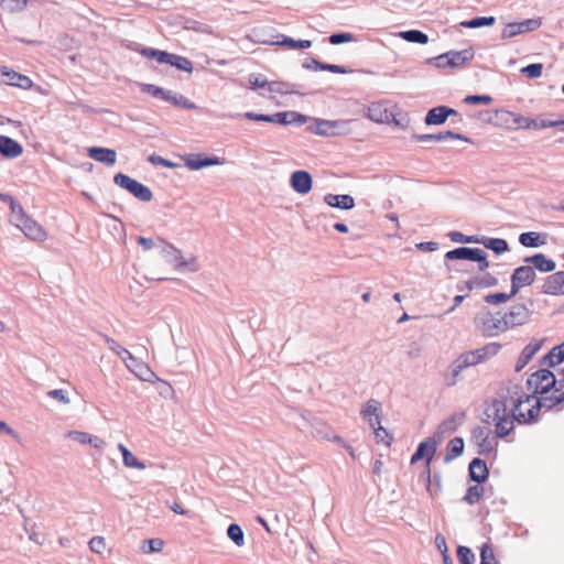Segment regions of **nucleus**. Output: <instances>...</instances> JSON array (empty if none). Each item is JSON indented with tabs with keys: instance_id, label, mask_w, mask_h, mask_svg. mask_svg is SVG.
Instances as JSON below:
<instances>
[{
	"instance_id": "obj_43",
	"label": "nucleus",
	"mask_w": 564,
	"mask_h": 564,
	"mask_svg": "<svg viewBox=\"0 0 564 564\" xmlns=\"http://www.w3.org/2000/svg\"><path fill=\"white\" fill-rule=\"evenodd\" d=\"M480 564H499L495 557L494 550L490 544L485 543L480 550Z\"/></svg>"
},
{
	"instance_id": "obj_57",
	"label": "nucleus",
	"mask_w": 564,
	"mask_h": 564,
	"mask_svg": "<svg viewBox=\"0 0 564 564\" xmlns=\"http://www.w3.org/2000/svg\"><path fill=\"white\" fill-rule=\"evenodd\" d=\"M89 547L93 552H96L99 554L102 553V551L106 549L105 539L102 536H94L89 541Z\"/></svg>"
},
{
	"instance_id": "obj_14",
	"label": "nucleus",
	"mask_w": 564,
	"mask_h": 564,
	"mask_svg": "<svg viewBox=\"0 0 564 564\" xmlns=\"http://www.w3.org/2000/svg\"><path fill=\"white\" fill-rule=\"evenodd\" d=\"M367 116L377 123H390L394 121V113L386 101L372 102L368 107Z\"/></svg>"
},
{
	"instance_id": "obj_51",
	"label": "nucleus",
	"mask_w": 564,
	"mask_h": 564,
	"mask_svg": "<svg viewBox=\"0 0 564 564\" xmlns=\"http://www.w3.org/2000/svg\"><path fill=\"white\" fill-rule=\"evenodd\" d=\"M497 283L498 280L490 274L482 278H474V284H476L477 288H490L495 286Z\"/></svg>"
},
{
	"instance_id": "obj_33",
	"label": "nucleus",
	"mask_w": 564,
	"mask_h": 564,
	"mask_svg": "<svg viewBox=\"0 0 564 564\" xmlns=\"http://www.w3.org/2000/svg\"><path fill=\"white\" fill-rule=\"evenodd\" d=\"M218 164L217 158L192 156L186 160V166L191 170H199L205 166Z\"/></svg>"
},
{
	"instance_id": "obj_26",
	"label": "nucleus",
	"mask_w": 564,
	"mask_h": 564,
	"mask_svg": "<svg viewBox=\"0 0 564 564\" xmlns=\"http://www.w3.org/2000/svg\"><path fill=\"white\" fill-rule=\"evenodd\" d=\"M469 476L476 482H484L488 478V468L484 460L475 458L469 464Z\"/></svg>"
},
{
	"instance_id": "obj_11",
	"label": "nucleus",
	"mask_w": 564,
	"mask_h": 564,
	"mask_svg": "<svg viewBox=\"0 0 564 564\" xmlns=\"http://www.w3.org/2000/svg\"><path fill=\"white\" fill-rule=\"evenodd\" d=\"M0 84L15 86L22 89H30L33 86V82L30 77L7 66L0 67Z\"/></svg>"
},
{
	"instance_id": "obj_10",
	"label": "nucleus",
	"mask_w": 564,
	"mask_h": 564,
	"mask_svg": "<svg viewBox=\"0 0 564 564\" xmlns=\"http://www.w3.org/2000/svg\"><path fill=\"white\" fill-rule=\"evenodd\" d=\"M529 317L530 311L524 304H514L502 315L507 330L525 324Z\"/></svg>"
},
{
	"instance_id": "obj_49",
	"label": "nucleus",
	"mask_w": 564,
	"mask_h": 564,
	"mask_svg": "<svg viewBox=\"0 0 564 564\" xmlns=\"http://www.w3.org/2000/svg\"><path fill=\"white\" fill-rule=\"evenodd\" d=\"M530 78H539L543 72V65L540 63L530 64L521 69Z\"/></svg>"
},
{
	"instance_id": "obj_46",
	"label": "nucleus",
	"mask_w": 564,
	"mask_h": 564,
	"mask_svg": "<svg viewBox=\"0 0 564 564\" xmlns=\"http://www.w3.org/2000/svg\"><path fill=\"white\" fill-rule=\"evenodd\" d=\"M373 432H375V437H376L377 442L382 443L387 446H389L392 443V441H393L392 435L386 429H383L380 424L375 426Z\"/></svg>"
},
{
	"instance_id": "obj_6",
	"label": "nucleus",
	"mask_w": 564,
	"mask_h": 564,
	"mask_svg": "<svg viewBox=\"0 0 564 564\" xmlns=\"http://www.w3.org/2000/svg\"><path fill=\"white\" fill-rule=\"evenodd\" d=\"M475 56L473 48H466L463 51H451L435 57L436 66L438 68H457L469 63Z\"/></svg>"
},
{
	"instance_id": "obj_24",
	"label": "nucleus",
	"mask_w": 564,
	"mask_h": 564,
	"mask_svg": "<svg viewBox=\"0 0 564 564\" xmlns=\"http://www.w3.org/2000/svg\"><path fill=\"white\" fill-rule=\"evenodd\" d=\"M0 152L7 158H18L22 154L23 148L15 140L0 135Z\"/></svg>"
},
{
	"instance_id": "obj_22",
	"label": "nucleus",
	"mask_w": 564,
	"mask_h": 564,
	"mask_svg": "<svg viewBox=\"0 0 564 564\" xmlns=\"http://www.w3.org/2000/svg\"><path fill=\"white\" fill-rule=\"evenodd\" d=\"M88 155L97 162L106 165H113L117 161V153L115 150L107 148H90L88 149Z\"/></svg>"
},
{
	"instance_id": "obj_41",
	"label": "nucleus",
	"mask_w": 564,
	"mask_h": 564,
	"mask_svg": "<svg viewBox=\"0 0 564 564\" xmlns=\"http://www.w3.org/2000/svg\"><path fill=\"white\" fill-rule=\"evenodd\" d=\"M494 23H495L494 17H479V18H475L470 21H463L460 23V25L464 28H468V29H476V28H480V26H489V25H492Z\"/></svg>"
},
{
	"instance_id": "obj_55",
	"label": "nucleus",
	"mask_w": 564,
	"mask_h": 564,
	"mask_svg": "<svg viewBox=\"0 0 564 564\" xmlns=\"http://www.w3.org/2000/svg\"><path fill=\"white\" fill-rule=\"evenodd\" d=\"M449 237H451L452 241H454V242H462V243L479 242V239L471 237V236H465L458 231L451 232Z\"/></svg>"
},
{
	"instance_id": "obj_38",
	"label": "nucleus",
	"mask_w": 564,
	"mask_h": 564,
	"mask_svg": "<svg viewBox=\"0 0 564 564\" xmlns=\"http://www.w3.org/2000/svg\"><path fill=\"white\" fill-rule=\"evenodd\" d=\"M501 346L498 343H490L486 346L474 350L480 362L487 359L488 357L495 356L500 350Z\"/></svg>"
},
{
	"instance_id": "obj_12",
	"label": "nucleus",
	"mask_w": 564,
	"mask_h": 564,
	"mask_svg": "<svg viewBox=\"0 0 564 564\" xmlns=\"http://www.w3.org/2000/svg\"><path fill=\"white\" fill-rule=\"evenodd\" d=\"M542 25V20L540 18L536 19H528L521 22H512L505 26L502 30V37L510 39L521 33L531 32L538 30Z\"/></svg>"
},
{
	"instance_id": "obj_4",
	"label": "nucleus",
	"mask_w": 564,
	"mask_h": 564,
	"mask_svg": "<svg viewBox=\"0 0 564 564\" xmlns=\"http://www.w3.org/2000/svg\"><path fill=\"white\" fill-rule=\"evenodd\" d=\"M475 328L484 336L494 337L507 332L502 315L492 314L488 310L479 312L474 317Z\"/></svg>"
},
{
	"instance_id": "obj_42",
	"label": "nucleus",
	"mask_w": 564,
	"mask_h": 564,
	"mask_svg": "<svg viewBox=\"0 0 564 564\" xmlns=\"http://www.w3.org/2000/svg\"><path fill=\"white\" fill-rule=\"evenodd\" d=\"M401 36L409 42L420 43V44H425L429 41L427 35L417 30L402 32Z\"/></svg>"
},
{
	"instance_id": "obj_8",
	"label": "nucleus",
	"mask_w": 564,
	"mask_h": 564,
	"mask_svg": "<svg viewBox=\"0 0 564 564\" xmlns=\"http://www.w3.org/2000/svg\"><path fill=\"white\" fill-rule=\"evenodd\" d=\"M245 118L253 121H265L279 124H289L292 122L304 123L306 121L303 115L294 111L276 112L274 115H257L254 112H246Z\"/></svg>"
},
{
	"instance_id": "obj_30",
	"label": "nucleus",
	"mask_w": 564,
	"mask_h": 564,
	"mask_svg": "<svg viewBox=\"0 0 564 564\" xmlns=\"http://www.w3.org/2000/svg\"><path fill=\"white\" fill-rule=\"evenodd\" d=\"M478 243L484 245L487 249L492 250L497 254H501L508 250L507 241L500 238H482L479 239Z\"/></svg>"
},
{
	"instance_id": "obj_25",
	"label": "nucleus",
	"mask_w": 564,
	"mask_h": 564,
	"mask_svg": "<svg viewBox=\"0 0 564 564\" xmlns=\"http://www.w3.org/2000/svg\"><path fill=\"white\" fill-rule=\"evenodd\" d=\"M325 203L335 208L340 209H351L355 206V199L352 196L344 194V195H334L327 194L324 197Z\"/></svg>"
},
{
	"instance_id": "obj_23",
	"label": "nucleus",
	"mask_w": 564,
	"mask_h": 564,
	"mask_svg": "<svg viewBox=\"0 0 564 564\" xmlns=\"http://www.w3.org/2000/svg\"><path fill=\"white\" fill-rule=\"evenodd\" d=\"M346 123V121L317 120L316 133L319 135H337L341 133L340 128Z\"/></svg>"
},
{
	"instance_id": "obj_58",
	"label": "nucleus",
	"mask_w": 564,
	"mask_h": 564,
	"mask_svg": "<svg viewBox=\"0 0 564 564\" xmlns=\"http://www.w3.org/2000/svg\"><path fill=\"white\" fill-rule=\"evenodd\" d=\"M313 63H314L316 69L329 70L332 73H338V74L345 73V69L341 66H339V65L323 64V63L317 62V61H313Z\"/></svg>"
},
{
	"instance_id": "obj_53",
	"label": "nucleus",
	"mask_w": 564,
	"mask_h": 564,
	"mask_svg": "<svg viewBox=\"0 0 564 564\" xmlns=\"http://www.w3.org/2000/svg\"><path fill=\"white\" fill-rule=\"evenodd\" d=\"M456 431V420L454 416L442 422L437 429L438 434L452 433Z\"/></svg>"
},
{
	"instance_id": "obj_47",
	"label": "nucleus",
	"mask_w": 564,
	"mask_h": 564,
	"mask_svg": "<svg viewBox=\"0 0 564 564\" xmlns=\"http://www.w3.org/2000/svg\"><path fill=\"white\" fill-rule=\"evenodd\" d=\"M228 536L235 542L236 545H243V532L238 524H230L227 530Z\"/></svg>"
},
{
	"instance_id": "obj_13",
	"label": "nucleus",
	"mask_w": 564,
	"mask_h": 564,
	"mask_svg": "<svg viewBox=\"0 0 564 564\" xmlns=\"http://www.w3.org/2000/svg\"><path fill=\"white\" fill-rule=\"evenodd\" d=\"M534 280L535 271L531 265L517 268L511 276L512 294H517L521 288L531 285Z\"/></svg>"
},
{
	"instance_id": "obj_31",
	"label": "nucleus",
	"mask_w": 564,
	"mask_h": 564,
	"mask_svg": "<svg viewBox=\"0 0 564 564\" xmlns=\"http://www.w3.org/2000/svg\"><path fill=\"white\" fill-rule=\"evenodd\" d=\"M482 482H477L476 485L469 486L463 500L468 505H475L479 502V500L484 496V486Z\"/></svg>"
},
{
	"instance_id": "obj_59",
	"label": "nucleus",
	"mask_w": 564,
	"mask_h": 564,
	"mask_svg": "<svg viewBox=\"0 0 564 564\" xmlns=\"http://www.w3.org/2000/svg\"><path fill=\"white\" fill-rule=\"evenodd\" d=\"M249 84L252 89L267 87L268 80L261 75H250Z\"/></svg>"
},
{
	"instance_id": "obj_56",
	"label": "nucleus",
	"mask_w": 564,
	"mask_h": 564,
	"mask_svg": "<svg viewBox=\"0 0 564 564\" xmlns=\"http://www.w3.org/2000/svg\"><path fill=\"white\" fill-rule=\"evenodd\" d=\"M354 40V35L351 33H336L329 36L330 44H340L346 42H351Z\"/></svg>"
},
{
	"instance_id": "obj_19",
	"label": "nucleus",
	"mask_w": 564,
	"mask_h": 564,
	"mask_svg": "<svg viewBox=\"0 0 564 564\" xmlns=\"http://www.w3.org/2000/svg\"><path fill=\"white\" fill-rule=\"evenodd\" d=\"M362 417L375 429L381 421V404L377 400H369L361 410Z\"/></svg>"
},
{
	"instance_id": "obj_50",
	"label": "nucleus",
	"mask_w": 564,
	"mask_h": 564,
	"mask_svg": "<svg viewBox=\"0 0 564 564\" xmlns=\"http://www.w3.org/2000/svg\"><path fill=\"white\" fill-rule=\"evenodd\" d=\"M143 91H147L153 96H159L164 100L171 99V91H164L162 88L154 86V85H144L142 87Z\"/></svg>"
},
{
	"instance_id": "obj_18",
	"label": "nucleus",
	"mask_w": 564,
	"mask_h": 564,
	"mask_svg": "<svg viewBox=\"0 0 564 564\" xmlns=\"http://www.w3.org/2000/svg\"><path fill=\"white\" fill-rule=\"evenodd\" d=\"M291 186L299 194H307L312 189V176L306 171H295L291 175Z\"/></svg>"
},
{
	"instance_id": "obj_37",
	"label": "nucleus",
	"mask_w": 564,
	"mask_h": 564,
	"mask_svg": "<svg viewBox=\"0 0 564 564\" xmlns=\"http://www.w3.org/2000/svg\"><path fill=\"white\" fill-rule=\"evenodd\" d=\"M122 360L124 361L128 369L141 379H145V375L151 372L150 369L142 362H139L137 358L135 362L130 361L128 357H122Z\"/></svg>"
},
{
	"instance_id": "obj_3",
	"label": "nucleus",
	"mask_w": 564,
	"mask_h": 564,
	"mask_svg": "<svg viewBox=\"0 0 564 564\" xmlns=\"http://www.w3.org/2000/svg\"><path fill=\"white\" fill-rule=\"evenodd\" d=\"M11 213L12 223L23 231L25 237L35 242H43L47 238L45 229L36 223L34 219L29 217L23 207L11 200Z\"/></svg>"
},
{
	"instance_id": "obj_45",
	"label": "nucleus",
	"mask_w": 564,
	"mask_h": 564,
	"mask_svg": "<svg viewBox=\"0 0 564 564\" xmlns=\"http://www.w3.org/2000/svg\"><path fill=\"white\" fill-rule=\"evenodd\" d=\"M279 44L285 45V46H288L289 48H292V50H302V48L311 47L312 42L308 41V40L295 41V40H293L291 37H284V40L279 42Z\"/></svg>"
},
{
	"instance_id": "obj_7",
	"label": "nucleus",
	"mask_w": 564,
	"mask_h": 564,
	"mask_svg": "<svg viewBox=\"0 0 564 564\" xmlns=\"http://www.w3.org/2000/svg\"><path fill=\"white\" fill-rule=\"evenodd\" d=\"M113 181L117 185L127 189L135 198L142 202H150L153 197L152 192L149 187L126 174L118 173L117 175H115Z\"/></svg>"
},
{
	"instance_id": "obj_52",
	"label": "nucleus",
	"mask_w": 564,
	"mask_h": 564,
	"mask_svg": "<svg viewBox=\"0 0 564 564\" xmlns=\"http://www.w3.org/2000/svg\"><path fill=\"white\" fill-rule=\"evenodd\" d=\"M492 98L488 95H469L465 98V102L468 105H476V104H484L489 105L491 104Z\"/></svg>"
},
{
	"instance_id": "obj_15",
	"label": "nucleus",
	"mask_w": 564,
	"mask_h": 564,
	"mask_svg": "<svg viewBox=\"0 0 564 564\" xmlns=\"http://www.w3.org/2000/svg\"><path fill=\"white\" fill-rule=\"evenodd\" d=\"M436 452V442L433 438H427L421 442L411 457V464H415L421 459H425L426 469L430 474V465Z\"/></svg>"
},
{
	"instance_id": "obj_17",
	"label": "nucleus",
	"mask_w": 564,
	"mask_h": 564,
	"mask_svg": "<svg viewBox=\"0 0 564 564\" xmlns=\"http://www.w3.org/2000/svg\"><path fill=\"white\" fill-rule=\"evenodd\" d=\"M542 340L532 339L521 351L517 364L514 366V370L520 372L535 356V354L541 349Z\"/></svg>"
},
{
	"instance_id": "obj_61",
	"label": "nucleus",
	"mask_w": 564,
	"mask_h": 564,
	"mask_svg": "<svg viewBox=\"0 0 564 564\" xmlns=\"http://www.w3.org/2000/svg\"><path fill=\"white\" fill-rule=\"evenodd\" d=\"M51 398L58 400L59 402L67 404L69 403V398L66 395L65 391L62 389L51 390L47 393Z\"/></svg>"
},
{
	"instance_id": "obj_1",
	"label": "nucleus",
	"mask_w": 564,
	"mask_h": 564,
	"mask_svg": "<svg viewBox=\"0 0 564 564\" xmlns=\"http://www.w3.org/2000/svg\"><path fill=\"white\" fill-rule=\"evenodd\" d=\"M542 406L545 405L539 397L518 391L496 399L489 411L492 413L497 436L508 435L514 427V421L524 424L536 421Z\"/></svg>"
},
{
	"instance_id": "obj_64",
	"label": "nucleus",
	"mask_w": 564,
	"mask_h": 564,
	"mask_svg": "<svg viewBox=\"0 0 564 564\" xmlns=\"http://www.w3.org/2000/svg\"><path fill=\"white\" fill-rule=\"evenodd\" d=\"M149 552H160L163 549L164 542L161 539H151L148 541Z\"/></svg>"
},
{
	"instance_id": "obj_29",
	"label": "nucleus",
	"mask_w": 564,
	"mask_h": 564,
	"mask_svg": "<svg viewBox=\"0 0 564 564\" xmlns=\"http://www.w3.org/2000/svg\"><path fill=\"white\" fill-rule=\"evenodd\" d=\"M118 449L122 454V459L126 467L135 469L145 468V465L141 463L123 444H119Z\"/></svg>"
},
{
	"instance_id": "obj_44",
	"label": "nucleus",
	"mask_w": 564,
	"mask_h": 564,
	"mask_svg": "<svg viewBox=\"0 0 564 564\" xmlns=\"http://www.w3.org/2000/svg\"><path fill=\"white\" fill-rule=\"evenodd\" d=\"M514 295L516 294H512V290H511L510 293H492V294H487L484 297V300L488 304L497 305V304L506 303L507 301H509Z\"/></svg>"
},
{
	"instance_id": "obj_48",
	"label": "nucleus",
	"mask_w": 564,
	"mask_h": 564,
	"mask_svg": "<svg viewBox=\"0 0 564 564\" xmlns=\"http://www.w3.org/2000/svg\"><path fill=\"white\" fill-rule=\"evenodd\" d=\"M457 557L460 564H473L475 556L469 547L459 546L457 549Z\"/></svg>"
},
{
	"instance_id": "obj_20",
	"label": "nucleus",
	"mask_w": 564,
	"mask_h": 564,
	"mask_svg": "<svg viewBox=\"0 0 564 564\" xmlns=\"http://www.w3.org/2000/svg\"><path fill=\"white\" fill-rule=\"evenodd\" d=\"M452 115H456L455 109H452L446 106H438V107L432 108L426 113L425 123L426 124H442Z\"/></svg>"
},
{
	"instance_id": "obj_36",
	"label": "nucleus",
	"mask_w": 564,
	"mask_h": 564,
	"mask_svg": "<svg viewBox=\"0 0 564 564\" xmlns=\"http://www.w3.org/2000/svg\"><path fill=\"white\" fill-rule=\"evenodd\" d=\"M519 241L524 247H539L544 243V239L538 232H523L519 237Z\"/></svg>"
},
{
	"instance_id": "obj_16",
	"label": "nucleus",
	"mask_w": 564,
	"mask_h": 564,
	"mask_svg": "<svg viewBox=\"0 0 564 564\" xmlns=\"http://www.w3.org/2000/svg\"><path fill=\"white\" fill-rule=\"evenodd\" d=\"M542 292L549 295H564V271L549 275L542 285Z\"/></svg>"
},
{
	"instance_id": "obj_32",
	"label": "nucleus",
	"mask_w": 564,
	"mask_h": 564,
	"mask_svg": "<svg viewBox=\"0 0 564 564\" xmlns=\"http://www.w3.org/2000/svg\"><path fill=\"white\" fill-rule=\"evenodd\" d=\"M449 139H456V140H466L462 134L454 133L452 131H444L440 132L437 134H422L417 137V140L420 141H436L442 142Z\"/></svg>"
},
{
	"instance_id": "obj_27",
	"label": "nucleus",
	"mask_w": 564,
	"mask_h": 564,
	"mask_svg": "<svg viewBox=\"0 0 564 564\" xmlns=\"http://www.w3.org/2000/svg\"><path fill=\"white\" fill-rule=\"evenodd\" d=\"M524 261L531 263L532 268H535L542 272H551L555 269V262L551 259H547L543 253L528 257Z\"/></svg>"
},
{
	"instance_id": "obj_2",
	"label": "nucleus",
	"mask_w": 564,
	"mask_h": 564,
	"mask_svg": "<svg viewBox=\"0 0 564 564\" xmlns=\"http://www.w3.org/2000/svg\"><path fill=\"white\" fill-rule=\"evenodd\" d=\"M528 389L532 391V395L541 394L540 400L544 405L552 408L564 399V392L555 388L556 379L552 371L541 369L533 372L528 381Z\"/></svg>"
},
{
	"instance_id": "obj_62",
	"label": "nucleus",
	"mask_w": 564,
	"mask_h": 564,
	"mask_svg": "<svg viewBox=\"0 0 564 564\" xmlns=\"http://www.w3.org/2000/svg\"><path fill=\"white\" fill-rule=\"evenodd\" d=\"M149 161L151 163L155 164V165H161V166H165V167H172L173 166V164L170 161L163 159L160 155H155V154L150 155L149 156Z\"/></svg>"
},
{
	"instance_id": "obj_5",
	"label": "nucleus",
	"mask_w": 564,
	"mask_h": 564,
	"mask_svg": "<svg viewBox=\"0 0 564 564\" xmlns=\"http://www.w3.org/2000/svg\"><path fill=\"white\" fill-rule=\"evenodd\" d=\"M512 120V129L522 130H542L546 128L564 126V118L557 120L543 119L541 117L534 119L519 113L506 111L505 112Z\"/></svg>"
},
{
	"instance_id": "obj_39",
	"label": "nucleus",
	"mask_w": 564,
	"mask_h": 564,
	"mask_svg": "<svg viewBox=\"0 0 564 564\" xmlns=\"http://www.w3.org/2000/svg\"><path fill=\"white\" fill-rule=\"evenodd\" d=\"M104 338H105V341L108 344V347L113 352L119 355L121 358L122 357H128V359L130 361L135 362V357L129 350H127L126 348L121 347L115 339H112V338H110L108 336H104Z\"/></svg>"
},
{
	"instance_id": "obj_9",
	"label": "nucleus",
	"mask_w": 564,
	"mask_h": 564,
	"mask_svg": "<svg viewBox=\"0 0 564 564\" xmlns=\"http://www.w3.org/2000/svg\"><path fill=\"white\" fill-rule=\"evenodd\" d=\"M445 257L448 260H470V261H477L480 263L479 269L481 271H485L489 267V262L487 261V253L482 249L478 248H466L460 247L456 248L454 250L448 251Z\"/></svg>"
},
{
	"instance_id": "obj_54",
	"label": "nucleus",
	"mask_w": 564,
	"mask_h": 564,
	"mask_svg": "<svg viewBox=\"0 0 564 564\" xmlns=\"http://www.w3.org/2000/svg\"><path fill=\"white\" fill-rule=\"evenodd\" d=\"M459 360L462 364L458 366V368L467 367V366H474L480 362L479 358L475 354V351H469L467 354H464Z\"/></svg>"
},
{
	"instance_id": "obj_60",
	"label": "nucleus",
	"mask_w": 564,
	"mask_h": 564,
	"mask_svg": "<svg viewBox=\"0 0 564 564\" xmlns=\"http://www.w3.org/2000/svg\"><path fill=\"white\" fill-rule=\"evenodd\" d=\"M67 437L80 443V444H87L88 438L90 437V434L86 432H79V431H70L67 434Z\"/></svg>"
},
{
	"instance_id": "obj_28",
	"label": "nucleus",
	"mask_w": 564,
	"mask_h": 564,
	"mask_svg": "<svg viewBox=\"0 0 564 564\" xmlns=\"http://www.w3.org/2000/svg\"><path fill=\"white\" fill-rule=\"evenodd\" d=\"M139 53L147 58L155 59L159 64H169L172 57V53L155 50L152 47H143L139 50Z\"/></svg>"
},
{
	"instance_id": "obj_35",
	"label": "nucleus",
	"mask_w": 564,
	"mask_h": 564,
	"mask_svg": "<svg viewBox=\"0 0 564 564\" xmlns=\"http://www.w3.org/2000/svg\"><path fill=\"white\" fill-rule=\"evenodd\" d=\"M549 366L560 365L564 360V341L553 347L550 352L544 357Z\"/></svg>"
},
{
	"instance_id": "obj_63",
	"label": "nucleus",
	"mask_w": 564,
	"mask_h": 564,
	"mask_svg": "<svg viewBox=\"0 0 564 564\" xmlns=\"http://www.w3.org/2000/svg\"><path fill=\"white\" fill-rule=\"evenodd\" d=\"M137 241L142 247V249L145 251L152 249L155 246V242L153 241V239L145 238L142 236L138 237Z\"/></svg>"
},
{
	"instance_id": "obj_21",
	"label": "nucleus",
	"mask_w": 564,
	"mask_h": 564,
	"mask_svg": "<svg viewBox=\"0 0 564 564\" xmlns=\"http://www.w3.org/2000/svg\"><path fill=\"white\" fill-rule=\"evenodd\" d=\"M475 438L481 454H490L496 447V436L489 430L479 429L475 433Z\"/></svg>"
},
{
	"instance_id": "obj_40",
	"label": "nucleus",
	"mask_w": 564,
	"mask_h": 564,
	"mask_svg": "<svg viewBox=\"0 0 564 564\" xmlns=\"http://www.w3.org/2000/svg\"><path fill=\"white\" fill-rule=\"evenodd\" d=\"M169 65H172L176 67L180 70H184L187 73L193 72V63L183 56L172 54L171 62H169Z\"/></svg>"
},
{
	"instance_id": "obj_34",
	"label": "nucleus",
	"mask_w": 564,
	"mask_h": 564,
	"mask_svg": "<svg viewBox=\"0 0 564 564\" xmlns=\"http://www.w3.org/2000/svg\"><path fill=\"white\" fill-rule=\"evenodd\" d=\"M464 451V441L460 437L451 440L446 447V460L458 457Z\"/></svg>"
}]
</instances>
